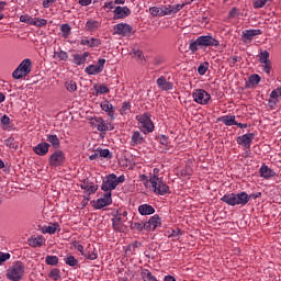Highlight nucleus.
I'll return each instance as SVG.
<instances>
[{
  "label": "nucleus",
  "instance_id": "obj_1",
  "mask_svg": "<svg viewBox=\"0 0 281 281\" xmlns=\"http://www.w3.org/2000/svg\"><path fill=\"white\" fill-rule=\"evenodd\" d=\"M221 201L227 203V205H247L249 202V194L243 191L240 193H228L225 194Z\"/></svg>",
  "mask_w": 281,
  "mask_h": 281
},
{
  "label": "nucleus",
  "instance_id": "obj_2",
  "mask_svg": "<svg viewBox=\"0 0 281 281\" xmlns=\"http://www.w3.org/2000/svg\"><path fill=\"white\" fill-rule=\"evenodd\" d=\"M124 181H126L124 175L117 177L115 173H110L104 178L101 190L106 193L113 192V190H115L120 183H124Z\"/></svg>",
  "mask_w": 281,
  "mask_h": 281
},
{
  "label": "nucleus",
  "instance_id": "obj_3",
  "mask_svg": "<svg viewBox=\"0 0 281 281\" xmlns=\"http://www.w3.org/2000/svg\"><path fill=\"white\" fill-rule=\"evenodd\" d=\"M25 276V263L23 261H15L7 270V278L11 281H21Z\"/></svg>",
  "mask_w": 281,
  "mask_h": 281
},
{
  "label": "nucleus",
  "instance_id": "obj_4",
  "mask_svg": "<svg viewBox=\"0 0 281 281\" xmlns=\"http://www.w3.org/2000/svg\"><path fill=\"white\" fill-rule=\"evenodd\" d=\"M149 190L156 194H160L161 196H164V194H170V187H168V184L157 176L149 179Z\"/></svg>",
  "mask_w": 281,
  "mask_h": 281
},
{
  "label": "nucleus",
  "instance_id": "obj_5",
  "mask_svg": "<svg viewBox=\"0 0 281 281\" xmlns=\"http://www.w3.org/2000/svg\"><path fill=\"white\" fill-rule=\"evenodd\" d=\"M32 72V59L26 58L21 61V64L16 67V69L12 72V78L15 80H21V78H25V76H30Z\"/></svg>",
  "mask_w": 281,
  "mask_h": 281
},
{
  "label": "nucleus",
  "instance_id": "obj_6",
  "mask_svg": "<svg viewBox=\"0 0 281 281\" xmlns=\"http://www.w3.org/2000/svg\"><path fill=\"white\" fill-rule=\"evenodd\" d=\"M136 120L139 124L140 131H143L145 135L155 131V124L153 123V120H150L149 113L139 114L136 116Z\"/></svg>",
  "mask_w": 281,
  "mask_h": 281
},
{
  "label": "nucleus",
  "instance_id": "obj_7",
  "mask_svg": "<svg viewBox=\"0 0 281 281\" xmlns=\"http://www.w3.org/2000/svg\"><path fill=\"white\" fill-rule=\"evenodd\" d=\"M89 124L93 128H97V131L100 133H106V131H113V128H115L113 124L102 120V117L99 116L91 117Z\"/></svg>",
  "mask_w": 281,
  "mask_h": 281
},
{
  "label": "nucleus",
  "instance_id": "obj_8",
  "mask_svg": "<svg viewBox=\"0 0 281 281\" xmlns=\"http://www.w3.org/2000/svg\"><path fill=\"white\" fill-rule=\"evenodd\" d=\"M128 212H117L114 218L112 220L113 223V229L115 232H124V223L128 221Z\"/></svg>",
  "mask_w": 281,
  "mask_h": 281
},
{
  "label": "nucleus",
  "instance_id": "obj_9",
  "mask_svg": "<svg viewBox=\"0 0 281 281\" xmlns=\"http://www.w3.org/2000/svg\"><path fill=\"white\" fill-rule=\"evenodd\" d=\"M192 98L196 104H207L210 100H212V95H210V93L203 89H196L192 93Z\"/></svg>",
  "mask_w": 281,
  "mask_h": 281
},
{
  "label": "nucleus",
  "instance_id": "obj_10",
  "mask_svg": "<svg viewBox=\"0 0 281 281\" xmlns=\"http://www.w3.org/2000/svg\"><path fill=\"white\" fill-rule=\"evenodd\" d=\"M49 166H52V168H58V166H63V164H65V153L60 149L55 150L49 159Z\"/></svg>",
  "mask_w": 281,
  "mask_h": 281
},
{
  "label": "nucleus",
  "instance_id": "obj_11",
  "mask_svg": "<svg viewBox=\"0 0 281 281\" xmlns=\"http://www.w3.org/2000/svg\"><path fill=\"white\" fill-rule=\"evenodd\" d=\"M198 43L200 44V47H218L221 45V42L212 35L199 36Z\"/></svg>",
  "mask_w": 281,
  "mask_h": 281
},
{
  "label": "nucleus",
  "instance_id": "obj_12",
  "mask_svg": "<svg viewBox=\"0 0 281 281\" xmlns=\"http://www.w3.org/2000/svg\"><path fill=\"white\" fill-rule=\"evenodd\" d=\"M105 63L106 59H99L98 64L86 67L85 71L88 74V76H97V74H101V71L104 69Z\"/></svg>",
  "mask_w": 281,
  "mask_h": 281
},
{
  "label": "nucleus",
  "instance_id": "obj_13",
  "mask_svg": "<svg viewBox=\"0 0 281 281\" xmlns=\"http://www.w3.org/2000/svg\"><path fill=\"white\" fill-rule=\"evenodd\" d=\"M157 227H161V217L159 215H154L148 222L144 223V229L147 232H155Z\"/></svg>",
  "mask_w": 281,
  "mask_h": 281
},
{
  "label": "nucleus",
  "instance_id": "obj_14",
  "mask_svg": "<svg viewBox=\"0 0 281 281\" xmlns=\"http://www.w3.org/2000/svg\"><path fill=\"white\" fill-rule=\"evenodd\" d=\"M256 135L254 133H247L244 134L241 136L237 137V144H239V146H244V148H251V143L254 142Z\"/></svg>",
  "mask_w": 281,
  "mask_h": 281
},
{
  "label": "nucleus",
  "instance_id": "obj_15",
  "mask_svg": "<svg viewBox=\"0 0 281 281\" xmlns=\"http://www.w3.org/2000/svg\"><path fill=\"white\" fill-rule=\"evenodd\" d=\"M259 63H261L265 74H271V60H269V53L267 50L259 54Z\"/></svg>",
  "mask_w": 281,
  "mask_h": 281
},
{
  "label": "nucleus",
  "instance_id": "obj_16",
  "mask_svg": "<svg viewBox=\"0 0 281 281\" xmlns=\"http://www.w3.org/2000/svg\"><path fill=\"white\" fill-rule=\"evenodd\" d=\"M131 32H133V27L126 23L114 25V34L119 36H130Z\"/></svg>",
  "mask_w": 281,
  "mask_h": 281
},
{
  "label": "nucleus",
  "instance_id": "obj_17",
  "mask_svg": "<svg viewBox=\"0 0 281 281\" xmlns=\"http://www.w3.org/2000/svg\"><path fill=\"white\" fill-rule=\"evenodd\" d=\"M112 196V193L109 192L103 195V198L101 199H98L95 201V204H94V207L95 210H102V207H106L108 205H111V203H113V198Z\"/></svg>",
  "mask_w": 281,
  "mask_h": 281
},
{
  "label": "nucleus",
  "instance_id": "obj_18",
  "mask_svg": "<svg viewBox=\"0 0 281 281\" xmlns=\"http://www.w3.org/2000/svg\"><path fill=\"white\" fill-rule=\"evenodd\" d=\"M241 34L244 43H251V41H254V36H260L262 31L260 29L245 30Z\"/></svg>",
  "mask_w": 281,
  "mask_h": 281
},
{
  "label": "nucleus",
  "instance_id": "obj_19",
  "mask_svg": "<svg viewBox=\"0 0 281 281\" xmlns=\"http://www.w3.org/2000/svg\"><path fill=\"white\" fill-rule=\"evenodd\" d=\"M113 13L114 21L117 19H126V16H131V9H128V7H116Z\"/></svg>",
  "mask_w": 281,
  "mask_h": 281
},
{
  "label": "nucleus",
  "instance_id": "obj_20",
  "mask_svg": "<svg viewBox=\"0 0 281 281\" xmlns=\"http://www.w3.org/2000/svg\"><path fill=\"white\" fill-rule=\"evenodd\" d=\"M101 109L106 113L110 120H115V109L109 100H104L103 102H101Z\"/></svg>",
  "mask_w": 281,
  "mask_h": 281
},
{
  "label": "nucleus",
  "instance_id": "obj_21",
  "mask_svg": "<svg viewBox=\"0 0 281 281\" xmlns=\"http://www.w3.org/2000/svg\"><path fill=\"white\" fill-rule=\"evenodd\" d=\"M142 144H146V138L139 131H135L131 137V146H142Z\"/></svg>",
  "mask_w": 281,
  "mask_h": 281
},
{
  "label": "nucleus",
  "instance_id": "obj_22",
  "mask_svg": "<svg viewBox=\"0 0 281 281\" xmlns=\"http://www.w3.org/2000/svg\"><path fill=\"white\" fill-rule=\"evenodd\" d=\"M33 153L40 157H45L49 153V143H40L33 147Z\"/></svg>",
  "mask_w": 281,
  "mask_h": 281
},
{
  "label": "nucleus",
  "instance_id": "obj_23",
  "mask_svg": "<svg viewBox=\"0 0 281 281\" xmlns=\"http://www.w3.org/2000/svg\"><path fill=\"white\" fill-rule=\"evenodd\" d=\"M27 243L30 247H33V248L43 247L45 245V237L43 235L31 236L27 239Z\"/></svg>",
  "mask_w": 281,
  "mask_h": 281
},
{
  "label": "nucleus",
  "instance_id": "obj_24",
  "mask_svg": "<svg viewBox=\"0 0 281 281\" xmlns=\"http://www.w3.org/2000/svg\"><path fill=\"white\" fill-rule=\"evenodd\" d=\"M157 86L159 87V89H161L162 91H172V82L166 80V77H160L157 79Z\"/></svg>",
  "mask_w": 281,
  "mask_h": 281
},
{
  "label": "nucleus",
  "instance_id": "obj_25",
  "mask_svg": "<svg viewBox=\"0 0 281 281\" xmlns=\"http://www.w3.org/2000/svg\"><path fill=\"white\" fill-rule=\"evenodd\" d=\"M260 177L263 179H271L272 177H276V171H273L269 166L262 165L259 169Z\"/></svg>",
  "mask_w": 281,
  "mask_h": 281
},
{
  "label": "nucleus",
  "instance_id": "obj_26",
  "mask_svg": "<svg viewBox=\"0 0 281 281\" xmlns=\"http://www.w3.org/2000/svg\"><path fill=\"white\" fill-rule=\"evenodd\" d=\"M87 58H89V52H85L82 55L74 54L72 63L77 66L85 65V63H87Z\"/></svg>",
  "mask_w": 281,
  "mask_h": 281
},
{
  "label": "nucleus",
  "instance_id": "obj_27",
  "mask_svg": "<svg viewBox=\"0 0 281 281\" xmlns=\"http://www.w3.org/2000/svg\"><path fill=\"white\" fill-rule=\"evenodd\" d=\"M217 122H222L225 126H236V115H224L217 119Z\"/></svg>",
  "mask_w": 281,
  "mask_h": 281
},
{
  "label": "nucleus",
  "instance_id": "obj_28",
  "mask_svg": "<svg viewBox=\"0 0 281 281\" xmlns=\"http://www.w3.org/2000/svg\"><path fill=\"white\" fill-rule=\"evenodd\" d=\"M138 212L142 216H149L150 214H155V207L149 204H143L138 206Z\"/></svg>",
  "mask_w": 281,
  "mask_h": 281
},
{
  "label": "nucleus",
  "instance_id": "obj_29",
  "mask_svg": "<svg viewBox=\"0 0 281 281\" xmlns=\"http://www.w3.org/2000/svg\"><path fill=\"white\" fill-rule=\"evenodd\" d=\"M81 189L88 192V194H94V192H98V186L89 182V180H85L81 183Z\"/></svg>",
  "mask_w": 281,
  "mask_h": 281
},
{
  "label": "nucleus",
  "instance_id": "obj_30",
  "mask_svg": "<svg viewBox=\"0 0 281 281\" xmlns=\"http://www.w3.org/2000/svg\"><path fill=\"white\" fill-rule=\"evenodd\" d=\"M102 42L99 38L81 40V45H88V47H99Z\"/></svg>",
  "mask_w": 281,
  "mask_h": 281
},
{
  "label": "nucleus",
  "instance_id": "obj_31",
  "mask_svg": "<svg viewBox=\"0 0 281 281\" xmlns=\"http://www.w3.org/2000/svg\"><path fill=\"white\" fill-rule=\"evenodd\" d=\"M47 142L53 146V148H60V139L56 134L48 135Z\"/></svg>",
  "mask_w": 281,
  "mask_h": 281
},
{
  "label": "nucleus",
  "instance_id": "obj_32",
  "mask_svg": "<svg viewBox=\"0 0 281 281\" xmlns=\"http://www.w3.org/2000/svg\"><path fill=\"white\" fill-rule=\"evenodd\" d=\"M66 91L69 93H75V91H78V85L74 80H68L65 82Z\"/></svg>",
  "mask_w": 281,
  "mask_h": 281
},
{
  "label": "nucleus",
  "instance_id": "obj_33",
  "mask_svg": "<svg viewBox=\"0 0 281 281\" xmlns=\"http://www.w3.org/2000/svg\"><path fill=\"white\" fill-rule=\"evenodd\" d=\"M97 153H99V157L103 159H113V154L109 149H102L101 147L97 148Z\"/></svg>",
  "mask_w": 281,
  "mask_h": 281
},
{
  "label": "nucleus",
  "instance_id": "obj_34",
  "mask_svg": "<svg viewBox=\"0 0 281 281\" xmlns=\"http://www.w3.org/2000/svg\"><path fill=\"white\" fill-rule=\"evenodd\" d=\"M55 58H59V60H63L64 63H67L69 60V54L65 50H59L54 53Z\"/></svg>",
  "mask_w": 281,
  "mask_h": 281
},
{
  "label": "nucleus",
  "instance_id": "obj_35",
  "mask_svg": "<svg viewBox=\"0 0 281 281\" xmlns=\"http://www.w3.org/2000/svg\"><path fill=\"white\" fill-rule=\"evenodd\" d=\"M93 89L95 91L94 95H100L102 93H109V88L106 86H98V83H95L93 86Z\"/></svg>",
  "mask_w": 281,
  "mask_h": 281
},
{
  "label": "nucleus",
  "instance_id": "obj_36",
  "mask_svg": "<svg viewBox=\"0 0 281 281\" xmlns=\"http://www.w3.org/2000/svg\"><path fill=\"white\" fill-rule=\"evenodd\" d=\"M60 31H61V36L64 38H69V35L71 34V26H69V24H61Z\"/></svg>",
  "mask_w": 281,
  "mask_h": 281
},
{
  "label": "nucleus",
  "instance_id": "obj_37",
  "mask_svg": "<svg viewBox=\"0 0 281 281\" xmlns=\"http://www.w3.org/2000/svg\"><path fill=\"white\" fill-rule=\"evenodd\" d=\"M45 262H46V265H49L50 267H56V265H58V257L48 255L45 258Z\"/></svg>",
  "mask_w": 281,
  "mask_h": 281
},
{
  "label": "nucleus",
  "instance_id": "obj_38",
  "mask_svg": "<svg viewBox=\"0 0 281 281\" xmlns=\"http://www.w3.org/2000/svg\"><path fill=\"white\" fill-rule=\"evenodd\" d=\"M65 262L68 265V267H78V259L71 255L65 258Z\"/></svg>",
  "mask_w": 281,
  "mask_h": 281
},
{
  "label": "nucleus",
  "instance_id": "obj_39",
  "mask_svg": "<svg viewBox=\"0 0 281 281\" xmlns=\"http://www.w3.org/2000/svg\"><path fill=\"white\" fill-rule=\"evenodd\" d=\"M120 113L121 115H128L131 113V102H123Z\"/></svg>",
  "mask_w": 281,
  "mask_h": 281
},
{
  "label": "nucleus",
  "instance_id": "obj_40",
  "mask_svg": "<svg viewBox=\"0 0 281 281\" xmlns=\"http://www.w3.org/2000/svg\"><path fill=\"white\" fill-rule=\"evenodd\" d=\"M58 229V223H55L50 226L43 228V234H54Z\"/></svg>",
  "mask_w": 281,
  "mask_h": 281
},
{
  "label": "nucleus",
  "instance_id": "obj_41",
  "mask_svg": "<svg viewBox=\"0 0 281 281\" xmlns=\"http://www.w3.org/2000/svg\"><path fill=\"white\" fill-rule=\"evenodd\" d=\"M20 21L21 23H27V25H34L35 19L27 14H24L20 16Z\"/></svg>",
  "mask_w": 281,
  "mask_h": 281
},
{
  "label": "nucleus",
  "instance_id": "obj_42",
  "mask_svg": "<svg viewBox=\"0 0 281 281\" xmlns=\"http://www.w3.org/2000/svg\"><path fill=\"white\" fill-rule=\"evenodd\" d=\"M48 277L54 281L60 280V270L56 268L50 270Z\"/></svg>",
  "mask_w": 281,
  "mask_h": 281
},
{
  "label": "nucleus",
  "instance_id": "obj_43",
  "mask_svg": "<svg viewBox=\"0 0 281 281\" xmlns=\"http://www.w3.org/2000/svg\"><path fill=\"white\" fill-rule=\"evenodd\" d=\"M149 12H150L151 16H162L161 8H159V7L149 8Z\"/></svg>",
  "mask_w": 281,
  "mask_h": 281
},
{
  "label": "nucleus",
  "instance_id": "obj_44",
  "mask_svg": "<svg viewBox=\"0 0 281 281\" xmlns=\"http://www.w3.org/2000/svg\"><path fill=\"white\" fill-rule=\"evenodd\" d=\"M199 47H201V44L199 43V38H196L194 42L190 43L189 49L190 52H199Z\"/></svg>",
  "mask_w": 281,
  "mask_h": 281
},
{
  "label": "nucleus",
  "instance_id": "obj_45",
  "mask_svg": "<svg viewBox=\"0 0 281 281\" xmlns=\"http://www.w3.org/2000/svg\"><path fill=\"white\" fill-rule=\"evenodd\" d=\"M5 146H8L9 148H14V150H16L19 148V145H16L14 143V138L10 137L8 139L4 140Z\"/></svg>",
  "mask_w": 281,
  "mask_h": 281
},
{
  "label": "nucleus",
  "instance_id": "obj_46",
  "mask_svg": "<svg viewBox=\"0 0 281 281\" xmlns=\"http://www.w3.org/2000/svg\"><path fill=\"white\" fill-rule=\"evenodd\" d=\"M278 98H281V88H277L270 93V99L278 100Z\"/></svg>",
  "mask_w": 281,
  "mask_h": 281
},
{
  "label": "nucleus",
  "instance_id": "obj_47",
  "mask_svg": "<svg viewBox=\"0 0 281 281\" xmlns=\"http://www.w3.org/2000/svg\"><path fill=\"white\" fill-rule=\"evenodd\" d=\"M33 25H35L36 27H43L47 25V20L41 18L35 19Z\"/></svg>",
  "mask_w": 281,
  "mask_h": 281
},
{
  "label": "nucleus",
  "instance_id": "obj_48",
  "mask_svg": "<svg viewBox=\"0 0 281 281\" xmlns=\"http://www.w3.org/2000/svg\"><path fill=\"white\" fill-rule=\"evenodd\" d=\"M161 12H162V16H168L170 14H172V5H167V7H162L160 8Z\"/></svg>",
  "mask_w": 281,
  "mask_h": 281
},
{
  "label": "nucleus",
  "instance_id": "obj_49",
  "mask_svg": "<svg viewBox=\"0 0 281 281\" xmlns=\"http://www.w3.org/2000/svg\"><path fill=\"white\" fill-rule=\"evenodd\" d=\"M10 258H11L10 252L0 251V265H3V262H7V260H10Z\"/></svg>",
  "mask_w": 281,
  "mask_h": 281
},
{
  "label": "nucleus",
  "instance_id": "obj_50",
  "mask_svg": "<svg viewBox=\"0 0 281 281\" xmlns=\"http://www.w3.org/2000/svg\"><path fill=\"white\" fill-rule=\"evenodd\" d=\"M83 256L88 260H97L98 259V254L95 252V248H93L92 252L83 254Z\"/></svg>",
  "mask_w": 281,
  "mask_h": 281
},
{
  "label": "nucleus",
  "instance_id": "obj_51",
  "mask_svg": "<svg viewBox=\"0 0 281 281\" xmlns=\"http://www.w3.org/2000/svg\"><path fill=\"white\" fill-rule=\"evenodd\" d=\"M267 1L269 0H255L254 8L256 9L265 8V5H267Z\"/></svg>",
  "mask_w": 281,
  "mask_h": 281
},
{
  "label": "nucleus",
  "instance_id": "obj_52",
  "mask_svg": "<svg viewBox=\"0 0 281 281\" xmlns=\"http://www.w3.org/2000/svg\"><path fill=\"white\" fill-rule=\"evenodd\" d=\"M251 85H260V77L258 75H251L248 79Z\"/></svg>",
  "mask_w": 281,
  "mask_h": 281
},
{
  "label": "nucleus",
  "instance_id": "obj_53",
  "mask_svg": "<svg viewBox=\"0 0 281 281\" xmlns=\"http://www.w3.org/2000/svg\"><path fill=\"white\" fill-rule=\"evenodd\" d=\"M132 229H136L137 232H142L144 229V224L139 222H135L131 225Z\"/></svg>",
  "mask_w": 281,
  "mask_h": 281
},
{
  "label": "nucleus",
  "instance_id": "obj_54",
  "mask_svg": "<svg viewBox=\"0 0 281 281\" xmlns=\"http://www.w3.org/2000/svg\"><path fill=\"white\" fill-rule=\"evenodd\" d=\"M184 4H176L171 5V13L177 14V12H180V10H183Z\"/></svg>",
  "mask_w": 281,
  "mask_h": 281
},
{
  "label": "nucleus",
  "instance_id": "obj_55",
  "mask_svg": "<svg viewBox=\"0 0 281 281\" xmlns=\"http://www.w3.org/2000/svg\"><path fill=\"white\" fill-rule=\"evenodd\" d=\"M74 247L77 251H80L81 256H85V247L80 243L75 241Z\"/></svg>",
  "mask_w": 281,
  "mask_h": 281
},
{
  "label": "nucleus",
  "instance_id": "obj_56",
  "mask_svg": "<svg viewBox=\"0 0 281 281\" xmlns=\"http://www.w3.org/2000/svg\"><path fill=\"white\" fill-rule=\"evenodd\" d=\"M207 71V67H205V65H200L199 67H198V74L200 75V76H205V72Z\"/></svg>",
  "mask_w": 281,
  "mask_h": 281
},
{
  "label": "nucleus",
  "instance_id": "obj_57",
  "mask_svg": "<svg viewBox=\"0 0 281 281\" xmlns=\"http://www.w3.org/2000/svg\"><path fill=\"white\" fill-rule=\"evenodd\" d=\"M87 27H89V30H95L98 27V21H88Z\"/></svg>",
  "mask_w": 281,
  "mask_h": 281
},
{
  "label": "nucleus",
  "instance_id": "obj_58",
  "mask_svg": "<svg viewBox=\"0 0 281 281\" xmlns=\"http://www.w3.org/2000/svg\"><path fill=\"white\" fill-rule=\"evenodd\" d=\"M279 100L276 99H269L268 100V105L270 106V109H276V106L278 105Z\"/></svg>",
  "mask_w": 281,
  "mask_h": 281
},
{
  "label": "nucleus",
  "instance_id": "obj_59",
  "mask_svg": "<svg viewBox=\"0 0 281 281\" xmlns=\"http://www.w3.org/2000/svg\"><path fill=\"white\" fill-rule=\"evenodd\" d=\"M237 15H238V9L236 8H233L228 13L229 19H236Z\"/></svg>",
  "mask_w": 281,
  "mask_h": 281
},
{
  "label": "nucleus",
  "instance_id": "obj_60",
  "mask_svg": "<svg viewBox=\"0 0 281 281\" xmlns=\"http://www.w3.org/2000/svg\"><path fill=\"white\" fill-rule=\"evenodd\" d=\"M103 8L104 10H113V8H115V3L113 1L105 2Z\"/></svg>",
  "mask_w": 281,
  "mask_h": 281
},
{
  "label": "nucleus",
  "instance_id": "obj_61",
  "mask_svg": "<svg viewBox=\"0 0 281 281\" xmlns=\"http://www.w3.org/2000/svg\"><path fill=\"white\" fill-rule=\"evenodd\" d=\"M90 161H94V159H100V154L98 149L94 150V154L89 156Z\"/></svg>",
  "mask_w": 281,
  "mask_h": 281
},
{
  "label": "nucleus",
  "instance_id": "obj_62",
  "mask_svg": "<svg viewBox=\"0 0 281 281\" xmlns=\"http://www.w3.org/2000/svg\"><path fill=\"white\" fill-rule=\"evenodd\" d=\"M52 3H56V0H44L43 1V7L44 8H49V5H52Z\"/></svg>",
  "mask_w": 281,
  "mask_h": 281
},
{
  "label": "nucleus",
  "instance_id": "obj_63",
  "mask_svg": "<svg viewBox=\"0 0 281 281\" xmlns=\"http://www.w3.org/2000/svg\"><path fill=\"white\" fill-rule=\"evenodd\" d=\"M1 122H2L5 126H8V124H10V117H9L8 115H3V116L1 117Z\"/></svg>",
  "mask_w": 281,
  "mask_h": 281
},
{
  "label": "nucleus",
  "instance_id": "obj_64",
  "mask_svg": "<svg viewBox=\"0 0 281 281\" xmlns=\"http://www.w3.org/2000/svg\"><path fill=\"white\" fill-rule=\"evenodd\" d=\"M164 281H177V279H175L173 276L168 274L165 277Z\"/></svg>",
  "mask_w": 281,
  "mask_h": 281
}]
</instances>
